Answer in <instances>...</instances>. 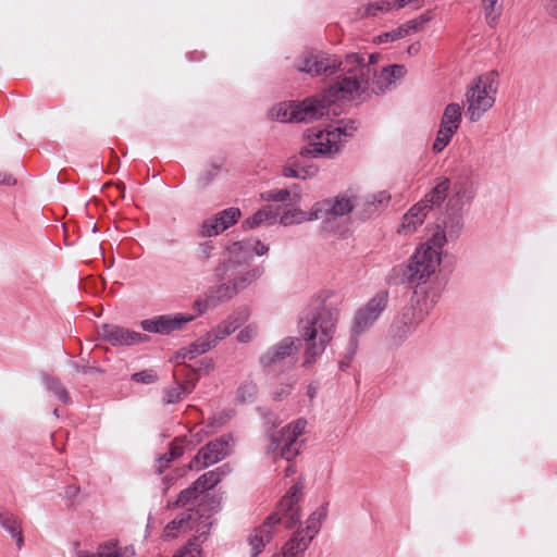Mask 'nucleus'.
Masks as SVG:
<instances>
[{
  "instance_id": "nucleus-1",
  "label": "nucleus",
  "mask_w": 557,
  "mask_h": 557,
  "mask_svg": "<svg viewBox=\"0 0 557 557\" xmlns=\"http://www.w3.org/2000/svg\"><path fill=\"white\" fill-rule=\"evenodd\" d=\"M377 58V53H372L368 57V61H366L364 55L361 53H348L339 66L342 74L335 78L321 101L327 107L331 102L339 100L359 99L368 90L372 63ZM318 99L320 100V98Z\"/></svg>"
},
{
  "instance_id": "nucleus-2",
  "label": "nucleus",
  "mask_w": 557,
  "mask_h": 557,
  "mask_svg": "<svg viewBox=\"0 0 557 557\" xmlns=\"http://www.w3.org/2000/svg\"><path fill=\"white\" fill-rule=\"evenodd\" d=\"M300 486L294 484L280 502L276 511L248 535L249 557H258L261 554L267 544L272 541L278 523L292 529L300 521Z\"/></svg>"
},
{
  "instance_id": "nucleus-3",
  "label": "nucleus",
  "mask_w": 557,
  "mask_h": 557,
  "mask_svg": "<svg viewBox=\"0 0 557 557\" xmlns=\"http://www.w3.org/2000/svg\"><path fill=\"white\" fill-rule=\"evenodd\" d=\"M231 258L228 248L223 252L220 265L216 268V276L224 280L222 284L214 288L216 301H228L237 294L248 288L258 281L263 274V268H244L249 261L240 257Z\"/></svg>"
},
{
  "instance_id": "nucleus-4",
  "label": "nucleus",
  "mask_w": 557,
  "mask_h": 557,
  "mask_svg": "<svg viewBox=\"0 0 557 557\" xmlns=\"http://www.w3.org/2000/svg\"><path fill=\"white\" fill-rule=\"evenodd\" d=\"M446 245L444 233H434L425 243L420 245L411 256L407 276L412 283H425L438 270Z\"/></svg>"
},
{
  "instance_id": "nucleus-5",
  "label": "nucleus",
  "mask_w": 557,
  "mask_h": 557,
  "mask_svg": "<svg viewBox=\"0 0 557 557\" xmlns=\"http://www.w3.org/2000/svg\"><path fill=\"white\" fill-rule=\"evenodd\" d=\"M337 319L336 310L323 308L313 319L300 322L301 335L310 342L306 351V363H310L324 351L335 333Z\"/></svg>"
},
{
  "instance_id": "nucleus-6",
  "label": "nucleus",
  "mask_w": 557,
  "mask_h": 557,
  "mask_svg": "<svg viewBox=\"0 0 557 557\" xmlns=\"http://www.w3.org/2000/svg\"><path fill=\"white\" fill-rule=\"evenodd\" d=\"M498 92V78L488 72L475 78L467 88L466 114L471 122L480 121L495 104Z\"/></svg>"
},
{
  "instance_id": "nucleus-7",
  "label": "nucleus",
  "mask_w": 557,
  "mask_h": 557,
  "mask_svg": "<svg viewBox=\"0 0 557 557\" xmlns=\"http://www.w3.org/2000/svg\"><path fill=\"white\" fill-rule=\"evenodd\" d=\"M344 136H347V132L342 127L332 129L310 128L305 134L306 144L300 149V154L311 158H333L341 151L344 145Z\"/></svg>"
},
{
  "instance_id": "nucleus-8",
  "label": "nucleus",
  "mask_w": 557,
  "mask_h": 557,
  "mask_svg": "<svg viewBox=\"0 0 557 557\" xmlns=\"http://www.w3.org/2000/svg\"><path fill=\"white\" fill-rule=\"evenodd\" d=\"M326 114V106L318 97L304 101H284L270 111L271 119L280 122H312Z\"/></svg>"
},
{
  "instance_id": "nucleus-9",
  "label": "nucleus",
  "mask_w": 557,
  "mask_h": 557,
  "mask_svg": "<svg viewBox=\"0 0 557 557\" xmlns=\"http://www.w3.org/2000/svg\"><path fill=\"white\" fill-rule=\"evenodd\" d=\"M307 421L297 419L284 426L276 436H273L268 453L274 455V460L280 456L286 461H292L299 454L298 437L305 433Z\"/></svg>"
},
{
  "instance_id": "nucleus-10",
  "label": "nucleus",
  "mask_w": 557,
  "mask_h": 557,
  "mask_svg": "<svg viewBox=\"0 0 557 557\" xmlns=\"http://www.w3.org/2000/svg\"><path fill=\"white\" fill-rule=\"evenodd\" d=\"M231 450L232 438L230 436H222L211 441L198 450L190 460L188 468L194 471H200L223 460L230 455Z\"/></svg>"
},
{
  "instance_id": "nucleus-11",
  "label": "nucleus",
  "mask_w": 557,
  "mask_h": 557,
  "mask_svg": "<svg viewBox=\"0 0 557 557\" xmlns=\"http://www.w3.org/2000/svg\"><path fill=\"white\" fill-rule=\"evenodd\" d=\"M388 301L386 292H380L373 296L363 307L358 309L355 313L351 333L360 335L368 331L379 319L381 313L385 310Z\"/></svg>"
},
{
  "instance_id": "nucleus-12",
  "label": "nucleus",
  "mask_w": 557,
  "mask_h": 557,
  "mask_svg": "<svg viewBox=\"0 0 557 557\" xmlns=\"http://www.w3.org/2000/svg\"><path fill=\"white\" fill-rule=\"evenodd\" d=\"M462 121V107L457 102L447 104L443 111L440 128L433 143V151H443L458 132Z\"/></svg>"
},
{
  "instance_id": "nucleus-13",
  "label": "nucleus",
  "mask_w": 557,
  "mask_h": 557,
  "mask_svg": "<svg viewBox=\"0 0 557 557\" xmlns=\"http://www.w3.org/2000/svg\"><path fill=\"white\" fill-rule=\"evenodd\" d=\"M97 334L102 342L113 347H128L139 343L138 332L114 323L101 324Z\"/></svg>"
},
{
  "instance_id": "nucleus-14",
  "label": "nucleus",
  "mask_w": 557,
  "mask_h": 557,
  "mask_svg": "<svg viewBox=\"0 0 557 557\" xmlns=\"http://www.w3.org/2000/svg\"><path fill=\"white\" fill-rule=\"evenodd\" d=\"M226 337L227 335L223 332V330L216 325L211 331L206 333V335L191 343L188 347L182 348L175 358L177 361L193 360L197 356L206 354L211 348L215 347Z\"/></svg>"
},
{
  "instance_id": "nucleus-15",
  "label": "nucleus",
  "mask_w": 557,
  "mask_h": 557,
  "mask_svg": "<svg viewBox=\"0 0 557 557\" xmlns=\"http://www.w3.org/2000/svg\"><path fill=\"white\" fill-rule=\"evenodd\" d=\"M343 61L334 54L324 52H309L299 61L298 70L312 76L332 72L341 66Z\"/></svg>"
},
{
  "instance_id": "nucleus-16",
  "label": "nucleus",
  "mask_w": 557,
  "mask_h": 557,
  "mask_svg": "<svg viewBox=\"0 0 557 557\" xmlns=\"http://www.w3.org/2000/svg\"><path fill=\"white\" fill-rule=\"evenodd\" d=\"M321 220L330 221L334 216L348 214L357 205V198L352 194L344 193L332 199L317 201Z\"/></svg>"
},
{
  "instance_id": "nucleus-17",
  "label": "nucleus",
  "mask_w": 557,
  "mask_h": 557,
  "mask_svg": "<svg viewBox=\"0 0 557 557\" xmlns=\"http://www.w3.org/2000/svg\"><path fill=\"white\" fill-rule=\"evenodd\" d=\"M194 319L195 315L188 313L164 314L141 321V329L147 332L169 334L182 329L184 324L191 322Z\"/></svg>"
},
{
  "instance_id": "nucleus-18",
  "label": "nucleus",
  "mask_w": 557,
  "mask_h": 557,
  "mask_svg": "<svg viewBox=\"0 0 557 557\" xmlns=\"http://www.w3.org/2000/svg\"><path fill=\"white\" fill-rule=\"evenodd\" d=\"M381 55L372 63V73L369 77V87L373 92H383L386 90L395 81L403 78L407 70L404 65L394 64L382 69L380 74H376L374 65L377 63Z\"/></svg>"
},
{
  "instance_id": "nucleus-19",
  "label": "nucleus",
  "mask_w": 557,
  "mask_h": 557,
  "mask_svg": "<svg viewBox=\"0 0 557 557\" xmlns=\"http://www.w3.org/2000/svg\"><path fill=\"white\" fill-rule=\"evenodd\" d=\"M422 319V311L413 305L404 308L401 314L392 325L391 334L393 338L396 342L403 341L416 330Z\"/></svg>"
},
{
  "instance_id": "nucleus-20",
  "label": "nucleus",
  "mask_w": 557,
  "mask_h": 557,
  "mask_svg": "<svg viewBox=\"0 0 557 557\" xmlns=\"http://www.w3.org/2000/svg\"><path fill=\"white\" fill-rule=\"evenodd\" d=\"M240 218V210L228 208L216 215L207 219L201 225V234L205 237L216 236L223 231L234 225Z\"/></svg>"
},
{
  "instance_id": "nucleus-21",
  "label": "nucleus",
  "mask_w": 557,
  "mask_h": 557,
  "mask_svg": "<svg viewBox=\"0 0 557 557\" xmlns=\"http://www.w3.org/2000/svg\"><path fill=\"white\" fill-rule=\"evenodd\" d=\"M300 341L298 338H284L261 357V363L265 367L277 364L285 358L297 352L300 349Z\"/></svg>"
},
{
  "instance_id": "nucleus-22",
  "label": "nucleus",
  "mask_w": 557,
  "mask_h": 557,
  "mask_svg": "<svg viewBox=\"0 0 557 557\" xmlns=\"http://www.w3.org/2000/svg\"><path fill=\"white\" fill-rule=\"evenodd\" d=\"M430 206L424 202L413 205L401 219L398 226V233L401 235L413 234L424 222Z\"/></svg>"
},
{
  "instance_id": "nucleus-23",
  "label": "nucleus",
  "mask_w": 557,
  "mask_h": 557,
  "mask_svg": "<svg viewBox=\"0 0 557 557\" xmlns=\"http://www.w3.org/2000/svg\"><path fill=\"white\" fill-rule=\"evenodd\" d=\"M227 248L231 253V258L234 259L240 257L249 262L252 259L253 253L257 256H263L269 251V246L258 239L234 242L228 245Z\"/></svg>"
},
{
  "instance_id": "nucleus-24",
  "label": "nucleus",
  "mask_w": 557,
  "mask_h": 557,
  "mask_svg": "<svg viewBox=\"0 0 557 557\" xmlns=\"http://www.w3.org/2000/svg\"><path fill=\"white\" fill-rule=\"evenodd\" d=\"M317 220H321V215H319V208L315 202L312 205L309 211H304L302 209L297 207L286 209L281 214L278 222L283 226H290Z\"/></svg>"
},
{
  "instance_id": "nucleus-25",
  "label": "nucleus",
  "mask_w": 557,
  "mask_h": 557,
  "mask_svg": "<svg viewBox=\"0 0 557 557\" xmlns=\"http://www.w3.org/2000/svg\"><path fill=\"white\" fill-rule=\"evenodd\" d=\"M0 525L14 540L16 547L22 549L24 546L23 523L13 512L4 509L0 505Z\"/></svg>"
},
{
  "instance_id": "nucleus-26",
  "label": "nucleus",
  "mask_w": 557,
  "mask_h": 557,
  "mask_svg": "<svg viewBox=\"0 0 557 557\" xmlns=\"http://www.w3.org/2000/svg\"><path fill=\"white\" fill-rule=\"evenodd\" d=\"M310 545V539H306L300 532H295L272 557H304Z\"/></svg>"
},
{
  "instance_id": "nucleus-27",
  "label": "nucleus",
  "mask_w": 557,
  "mask_h": 557,
  "mask_svg": "<svg viewBox=\"0 0 557 557\" xmlns=\"http://www.w3.org/2000/svg\"><path fill=\"white\" fill-rule=\"evenodd\" d=\"M228 473L230 467L227 465H223L214 470L205 472L193 484L201 495L203 492L216 486Z\"/></svg>"
},
{
  "instance_id": "nucleus-28",
  "label": "nucleus",
  "mask_w": 557,
  "mask_h": 557,
  "mask_svg": "<svg viewBox=\"0 0 557 557\" xmlns=\"http://www.w3.org/2000/svg\"><path fill=\"white\" fill-rule=\"evenodd\" d=\"M134 549L120 546L116 541H109L99 545L95 554L81 553L78 557H134Z\"/></svg>"
},
{
  "instance_id": "nucleus-29",
  "label": "nucleus",
  "mask_w": 557,
  "mask_h": 557,
  "mask_svg": "<svg viewBox=\"0 0 557 557\" xmlns=\"http://www.w3.org/2000/svg\"><path fill=\"white\" fill-rule=\"evenodd\" d=\"M278 216L277 208L273 206H264L260 210H258L250 218L246 219L243 222V227L247 230H251L258 227L263 224H273L276 222Z\"/></svg>"
},
{
  "instance_id": "nucleus-30",
  "label": "nucleus",
  "mask_w": 557,
  "mask_h": 557,
  "mask_svg": "<svg viewBox=\"0 0 557 557\" xmlns=\"http://www.w3.org/2000/svg\"><path fill=\"white\" fill-rule=\"evenodd\" d=\"M463 228V219L459 212L447 214L442 225L437 226L435 233H444L446 235V242L449 239L458 238Z\"/></svg>"
},
{
  "instance_id": "nucleus-31",
  "label": "nucleus",
  "mask_w": 557,
  "mask_h": 557,
  "mask_svg": "<svg viewBox=\"0 0 557 557\" xmlns=\"http://www.w3.org/2000/svg\"><path fill=\"white\" fill-rule=\"evenodd\" d=\"M193 525L194 521L191 520V515L183 512L164 528V537L175 539L190 531Z\"/></svg>"
},
{
  "instance_id": "nucleus-32",
  "label": "nucleus",
  "mask_w": 557,
  "mask_h": 557,
  "mask_svg": "<svg viewBox=\"0 0 557 557\" xmlns=\"http://www.w3.org/2000/svg\"><path fill=\"white\" fill-rule=\"evenodd\" d=\"M394 10L392 0H367L358 10L360 17H373Z\"/></svg>"
},
{
  "instance_id": "nucleus-33",
  "label": "nucleus",
  "mask_w": 557,
  "mask_h": 557,
  "mask_svg": "<svg viewBox=\"0 0 557 557\" xmlns=\"http://www.w3.org/2000/svg\"><path fill=\"white\" fill-rule=\"evenodd\" d=\"M326 506H321L315 511H313L306 521V528L299 531L301 535H304L306 539H310L311 542L315 534L319 532L320 527L326 517Z\"/></svg>"
},
{
  "instance_id": "nucleus-34",
  "label": "nucleus",
  "mask_w": 557,
  "mask_h": 557,
  "mask_svg": "<svg viewBox=\"0 0 557 557\" xmlns=\"http://www.w3.org/2000/svg\"><path fill=\"white\" fill-rule=\"evenodd\" d=\"M264 201L285 202L290 200L293 205H298L301 200V194L297 190L292 191L287 188L270 189L261 194Z\"/></svg>"
},
{
  "instance_id": "nucleus-35",
  "label": "nucleus",
  "mask_w": 557,
  "mask_h": 557,
  "mask_svg": "<svg viewBox=\"0 0 557 557\" xmlns=\"http://www.w3.org/2000/svg\"><path fill=\"white\" fill-rule=\"evenodd\" d=\"M195 388V382L186 380L181 383H176L173 387L165 392L164 400L166 404H175L184 399Z\"/></svg>"
},
{
  "instance_id": "nucleus-36",
  "label": "nucleus",
  "mask_w": 557,
  "mask_h": 557,
  "mask_svg": "<svg viewBox=\"0 0 557 557\" xmlns=\"http://www.w3.org/2000/svg\"><path fill=\"white\" fill-rule=\"evenodd\" d=\"M502 0H482V8L486 23L494 27L502 15L503 4Z\"/></svg>"
},
{
  "instance_id": "nucleus-37",
  "label": "nucleus",
  "mask_w": 557,
  "mask_h": 557,
  "mask_svg": "<svg viewBox=\"0 0 557 557\" xmlns=\"http://www.w3.org/2000/svg\"><path fill=\"white\" fill-rule=\"evenodd\" d=\"M448 188L449 181L447 178H443L420 202L429 205L431 209L434 205L441 203L446 198Z\"/></svg>"
},
{
  "instance_id": "nucleus-38",
  "label": "nucleus",
  "mask_w": 557,
  "mask_h": 557,
  "mask_svg": "<svg viewBox=\"0 0 557 557\" xmlns=\"http://www.w3.org/2000/svg\"><path fill=\"white\" fill-rule=\"evenodd\" d=\"M433 18V14L431 11H426L422 13L421 15L417 16L416 18H412L410 21H407L406 23L400 25V28L405 29L406 36L410 35L411 33H418L425 28V25Z\"/></svg>"
},
{
  "instance_id": "nucleus-39",
  "label": "nucleus",
  "mask_w": 557,
  "mask_h": 557,
  "mask_svg": "<svg viewBox=\"0 0 557 557\" xmlns=\"http://www.w3.org/2000/svg\"><path fill=\"white\" fill-rule=\"evenodd\" d=\"M248 314L245 311L234 312L218 324L223 332L230 336L238 326L247 319Z\"/></svg>"
},
{
  "instance_id": "nucleus-40",
  "label": "nucleus",
  "mask_w": 557,
  "mask_h": 557,
  "mask_svg": "<svg viewBox=\"0 0 557 557\" xmlns=\"http://www.w3.org/2000/svg\"><path fill=\"white\" fill-rule=\"evenodd\" d=\"M406 37V32L405 29L400 28V26H398L397 28L391 30V32H386V33H383L379 36H375L373 39H372V42L373 44H377V45H381V44H388V42H393V41H396L398 39H401Z\"/></svg>"
},
{
  "instance_id": "nucleus-41",
  "label": "nucleus",
  "mask_w": 557,
  "mask_h": 557,
  "mask_svg": "<svg viewBox=\"0 0 557 557\" xmlns=\"http://www.w3.org/2000/svg\"><path fill=\"white\" fill-rule=\"evenodd\" d=\"M48 388L63 403L69 404L71 397L58 379H50L47 382Z\"/></svg>"
},
{
  "instance_id": "nucleus-42",
  "label": "nucleus",
  "mask_w": 557,
  "mask_h": 557,
  "mask_svg": "<svg viewBox=\"0 0 557 557\" xmlns=\"http://www.w3.org/2000/svg\"><path fill=\"white\" fill-rule=\"evenodd\" d=\"M188 447H190V445L188 444L187 436H182V437L175 438L171 444L170 453H169L170 458L168 459V461L182 456L184 454L185 449Z\"/></svg>"
},
{
  "instance_id": "nucleus-43",
  "label": "nucleus",
  "mask_w": 557,
  "mask_h": 557,
  "mask_svg": "<svg viewBox=\"0 0 557 557\" xmlns=\"http://www.w3.org/2000/svg\"><path fill=\"white\" fill-rule=\"evenodd\" d=\"M257 393L256 384L252 382H244L237 391V397L242 403L251 401Z\"/></svg>"
},
{
  "instance_id": "nucleus-44",
  "label": "nucleus",
  "mask_w": 557,
  "mask_h": 557,
  "mask_svg": "<svg viewBox=\"0 0 557 557\" xmlns=\"http://www.w3.org/2000/svg\"><path fill=\"white\" fill-rule=\"evenodd\" d=\"M199 495L200 493L197 492V487H195L194 484H191L189 487L181 492L175 502V506H187L193 500H195Z\"/></svg>"
},
{
  "instance_id": "nucleus-45",
  "label": "nucleus",
  "mask_w": 557,
  "mask_h": 557,
  "mask_svg": "<svg viewBox=\"0 0 557 557\" xmlns=\"http://www.w3.org/2000/svg\"><path fill=\"white\" fill-rule=\"evenodd\" d=\"M222 301H216V298L214 297V289L211 292L209 296H207L203 299H197L194 302V308L198 311V314H202L210 308H214Z\"/></svg>"
},
{
  "instance_id": "nucleus-46",
  "label": "nucleus",
  "mask_w": 557,
  "mask_h": 557,
  "mask_svg": "<svg viewBox=\"0 0 557 557\" xmlns=\"http://www.w3.org/2000/svg\"><path fill=\"white\" fill-rule=\"evenodd\" d=\"M391 200V195L386 190L377 191L368 197L367 201L369 205L373 206L376 210L377 207L386 206Z\"/></svg>"
},
{
  "instance_id": "nucleus-47",
  "label": "nucleus",
  "mask_w": 557,
  "mask_h": 557,
  "mask_svg": "<svg viewBox=\"0 0 557 557\" xmlns=\"http://www.w3.org/2000/svg\"><path fill=\"white\" fill-rule=\"evenodd\" d=\"M258 334V327L256 324H249L237 334V341L239 343H248L255 338Z\"/></svg>"
},
{
  "instance_id": "nucleus-48",
  "label": "nucleus",
  "mask_w": 557,
  "mask_h": 557,
  "mask_svg": "<svg viewBox=\"0 0 557 557\" xmlns=\"http://www.w3.org/2000/svg\"><path fill=\"white\" fill-rule=\"evenodd\" d=\"M173 557H201V552L198 544L189 543L187 546L178 550Z\"/></svg>"
},
{
  "instance_id": "nucleus-49",
  "label": "nucleus",
  "mask_w": 557,
  "mask_h": 557,
  "mask_svg": "<svg viewBox=\"0 0 557 557\" xmlns=\"http://www.w3.org/2000/svg\"><path fill=\"white\" fill-rule=\"evenodd\" d=\"M207 435L208 433H206L203 429L194 428L187 436L188 444L190 447H194L201 443Z\"/></svg>"
},
{
  "instance_id": "nucleus-50",
  "label": "nucleus",
  "mask_w": 557,
  "mask_h": 557,
  "mask_svg": "<svg viewBox=\"0 0 557 557\" xmlns=\"http://www.w3.org/2000/svg\"><path fill=\"white\" fill-rule=\"evenodd\" d=\"M159 379L158 371L156 369H148L141 371V384H151Z\"/></svg>"
},
{
  "instance_id": "nucleus-51",
  "label": "nucleus",
  "mask_w": 557,
  "mask_h": 557,
  "mask_svg": "<svg viewBox=\"0 0 557 557\" xmlns=\"http://www.w3.org/2000/svg\"><path fill=\"white\" fill-rule=\"evenodd\" d=\"M214 368V362L212 359L205 358L200 361L199 368L196 370L199 374L205 372L209 373Z\"/></svg>"
},
{
  "instance_id": "nucleus-52",
  "label": "nucleus",
  "mask_w": 557,
  "mask_h": 557,
  "mask_svg": "<svg viewBox=\"0 0 557 557\" xmlns=\"http://www.w3.org/2000/svg\"><path fill=\"white\" fill-rule=\"evenodd\" d=\"M0 184L7 186L15 185L16 178L11 174L0 172Z\"/></svg>"
},
{
  "instance_id": "nucleus-53",
  "label": "nucleus",
  "mask_w": 557,
  "mask_h": 557,
  "mask_svg": "<svg viewBox=\"0 0 557 557\" xmlns=\"http://www.w3.org/2000/svg\"><path fill=\"white\" fill-rule=\"evenodd\" d=\"M547 9L555 15H557V0H544Z\"/></svg>"
},
{
  "instance_id": "nucleus-54",
  "label": "nucleus",
  "mask_w": 557,
  "mask_h": 557,
  "mask_svg": "<svg viewBox=\"0 0 557 557\" xmlns=\"http://www.w3.org/2000/svg\"><path fill=\"white\" fill-rule=\"evenodd\" d=\"M287 466L285 468V476H292L296 473V467L290 461H287Z\"/></svg>"
},
{
  "instance_id": "nucleus-55",
  "label": "nucleus",
  "mask_w": 557,
  "mask_h": 557,
  "mask_svg": "<svg viewBox=\"0 0 557 557\" xmlns=\"http://www.w3.org/2000/svg\"><path fill=\"white\" fill-rule=\"evenodd\" d=\"M284 175L287 177H298L299 176L298 173L290 168L284 170Z\"/></svg>"
},
{
  "instance_id": "nucleus-56",
  "label": "nucleus",
  "mask_w": 557,
  "mask_h": 557,
  "mask_svg": "<svg viewBox=\"0 0 557 557\" xmlns=\"http://www.w3.org/2000/svg\"><path fill=\"white\" fill-rule=\"evenodd\" d=\"M211 250H212V247L210 245L202 246V252L207 258L210 256Z\"/></svg>"
},
{
  "instance_id": "nucleus-57",
  "label": "nucleus",
  "mask_w": 557,
  "mask_h": 557,
  "mask_svg": "<svg viewBox=\"0 0 557 557\" xmlns=\"http://www.w3.org/2000/svg\"><path fill=\"white\" fill-rule=\"evenodd\" d=\"M349 362H350V359L341 361V363H339L341 369L347 368L349 366Z\"/></svg>"
},
{
  "instance_id": "nucleus-58",
  "label": "nucleus",
  "mask_w": 557,
  "mask_h": 557,
  "mask_svg": "<svg viewBox=\"0 0 557 557\" xmlns=\"http://www.w3.org/2000/svg\"><path fill=\"white\" fill-rule=\"evenodd\" d=\"M418 49H419V47H418V46L412 45V46H410V47L408 48V52H409L410 54H412V53H416V52L418 51Z\"/></svg>"
},
{
  "instance_id": "nucleus-59",
  "label": "nucleus",
  "mask_w": 557,
  "mask_h": 557,
  "mask_svg": "<svg viewBox=\"0 0 557 557\" xmlns=\"http://www.w3.org/2000/svg\"><path fill=\"white\" fill-rule=\"evenodd\" d=\"M132 380L135 381V382H139V372L133 373L132 374Z\"/></svg>"
},
{
  "instance_id": "nucleus-60",
  "label": "nucleus",
  "mask_w": 557,
  "mask_h": 557,
  "mask_svg": "<svg viewBox=\"0 0 557 557\" xmlns=\"http://www.w3.org/2000/svg\"><path fill=\"white\" fill-rule=\"evenodd\" d=\"M290 391V386H287V389L284 391L285 394H287Z\"/></svg>"
}]
</instances>
